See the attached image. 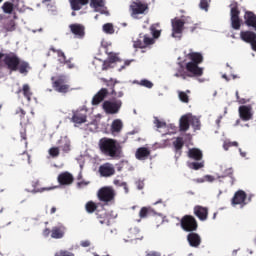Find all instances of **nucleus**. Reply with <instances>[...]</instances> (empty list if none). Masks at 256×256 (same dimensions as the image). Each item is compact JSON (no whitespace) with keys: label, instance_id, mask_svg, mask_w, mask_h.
Masks as SVG:
<instances>
[{"label":"nucleus","instance_id":"1","mask_svg":"<svg viewBox=\"0 0 256 256\" xmlns=\"http://www.w3.org/2000/svg\"><path fill=\"white\" fill-rule=\"evenodd\" d=\"M99 150L105 157H111L112 159H117V157H121V153H123V147L119 143V141L103 137L98 142Z\"/></svg>","mask_w":256,"mask_h":256},{"label":"nucleus","instance_id":"2","mask_svg":"<svg viewBox=\"0 0 256 256\" xmlns=\"http://www.w3.org/2000/svg\"><path fill=\"white\" fill-rule=\"evenodd\" d=\"M3 62L9 71H19L21 75H27L31 69L28 62L21 60L15 53L4 54Z\"/></svg>","mask_w":256,"mask_h":256},{"label":"nucleus","instance_id":"3","mask_svg":"<svg viewBox=\"0 0 256 256\" xmlns=\"http://www.w3.org/2000/svg\"><path fill=\"white\" fill-rule=\"evenodd\" d=\"M117 96H113L111 100H106L102 104V109L107 113V115H117L119 111H121V107H123V101L116 98Z\"/></svg>","mask_w":256,"mask_h":256},{"label":"nucleus","instance_id":"4","mask_svg":"<svg viewBox=\"0 0 256 256\" xmlns=\"http://www.w3.org/2000/svg\"><path fill=\"white\" fill-rule=\"evenodd\" d=\"M115 195V189H113L111 186H104L97 192L98 199L106 205H109V203H113V201H115Z\"/></svg>","mask_w":256,"mask_h":256},{"label":"nucleus","instance_id":"5","mask_svg":"<svg viewBox=\"0 0 256 256\" xmlns=\"http://www.w3.org/2000/svg\"><path fill=\"white\" fill-rule=\"evenodd\" d=\"M180 225L183 231H186L187 233L195 232L199 228L197 219L192 215H184L180 220Z\"/></svg>","mask_w":256,"mask_h":256},{"label":"nucleus","instance_id":"6","mask_svg":"<svg viewBox=\"0 0 256 256\" xmlns=\"http://www.w3.org/2000/svg\"><path fill=\"white\" fill-rule=\"evenodd\" d=\"M230 7L232 29H235V31H239V29H241V18H239L241 11H239V4L234 1L230 4Z\"/></svg>","mask_w":256,"mask_h":256},{"label":"nucleus","instance_id":"7","mask_svg":"<svg viewBox=\"0 0 256 256\" xmlns=\"http://www.w3.org/2000/svg\"><path fill=\"white\" fill-rule=\"evenodd\" d=\"M191 21V18L187 17L185 20L175 18L172 20V37H179L183 34L185 25Z\"/></svg>","mask_w":256,"mask_h":256},{"label":"nucleus","instance_id":"8","mask_svg":"<svg viewBox=\"0 0 256 256\" xmlns=\"http://www.w3.org/2000/svg\"><path fill=\"white\" fill-rule=\"evenodd\" d=\"M151 45H155V39L151 38L147 34H140L139 38H137V40L133 43L134 49H146V47H149Z\"/></svg>","mask_w":256,"mask_h":256},{"label":"nucleus","instance_id":"9","mask_svg":"<svg viewBox=\"0 0 256 256\" xmlns=\"http://www.w3.org/2000/svg\"><path fill=\"white\" fill-rule=\"evenodd\" d=\"M52 87L57 93H69L71 86L67 84V80L65 77L60 76L58 77L53 83Z\"/></svg>","mask_w":256,"mask_h":256},{"label":"nucleus","instance_id":"10","mask_svg":"<svg viewBox=\"0 0 256 256\" xmlns=\"http://www.w3.org/2000/svg\"><path fill=\"white\" fill-rule=\"evenodd\" d=\"M238 113L242 121H251L253 119V106L242 105L238 108Z\"/></svg>","mask_w":256,"mask_h":256},{"label":"nucleus","instance_id":"11","mask_svg":"<svg viewBox=\"0 0 256 256\" xmlns=\"http://www.w3.org/2000/svg\"><path fill=\"white\" fill-rule=\"evenodd\" d=\"M101 81L103 83H105L106 87L111 88L110 95H112V97L121 98V97H123V95H125V93H123V91L117 92L115 90V86L117 85V83H119V81L117 79L110 78L109 80H107V78H101Z\"/></svg>","mask_w":256,"mask_h":256},{"label":"nucleus","instance_id":"12","mask_svg":"<svg viewBox=\"0 0 256 256\" xmlns=\"http://www.w3.org/2000/svg\"><path fill=\"white\" fill-rule=\"evenodd\" d=\"M66 232L67 227H65L63 224H58L57 226L52 227L50 237L52 239H63Z\"/></svg>","mask_w":256,"mask_h":256},{"label":"nucleus","instance_id":"13","mask_svg":"<svg viewBox=\"0 0 256 256\" xmlns=\"http://www.w3.org/2000/svg\"><path fill=\"white\" fill-rule=\"evenodd\" d=\"M247 199V194L243 190H238L235 192L231 203L235 207V205H241V207H245L247 203H245V200Z\"/></svg>","mask_w":256,"mask_h":256},{"label":"nucleus","instance_id":"14","mask_svg":"<svg viewBox=\"0 0 256 256\" xmlns=\"http://www.w3.org/2000/svg\"><path fill=\"white\" fill-rule=\"evenodd\" d=\"M185 69L191 77H201L203 75V68L199 67V64L188 62Z\"/></svg>","mask_w":256,"mask_h":256},{"label":"nucleus","instance_id":"15","mask_svg":"<svg viewBox=\"0 0 256 256\" xmlns=\"http://www.w3.org/2000/svg\"><path fill=\"white\" fill-rule=\"evenodd\" d=\"M98 171L101 177H112V175L115 174V167L113 166V164L107 162L100 165Z\"/></svg>","mask_w":256,"mask_h":256},{"label":"nucleus","instance_id":"16","mask_svg":"<svg viewBox=\"0 0 256 256\" xmlns=\"http://www.w3.org/2000/svg\"><path fill=\"white\" fill-rule=\"evenodd\" d=\"M71 121L72 123H75V125H83V123H87V112L77 110L73 113Z\"/></svg>","mask_w":256,"mask_h":256},{"label":"nucleus","instance_id":"17","mask_svg":"<svg viewBox=\"0 0 256 256\" xmlns=\"http://www.w3.org/2000/svg\"><path fill=\"white\" fill-rule=\"evenodd\" d=\"M130 11H131L132 17H135V15H143V13L147 11V5L141 2H133L130 5Z\"/></svg>","mask_w":256,"mask_h":256},{"label":"nucleus","instance_id":"18","mask_svg":"<svg viewBox=\"0 0 256 256\" xmlns=\"http://www.w3.org/2000/svg\"><path fill=\"white\" fill-rule=\"evenodd\" d=\"M194 215L197 216L200 221H207L209 217V208L197 205L194 207Z\"/></svg>","mask_w":256,"mask_h":256},{"label":"nucleus","instance_id":"19","mask_svg":"<svg viewBox=\"0 0 256 256\" xmlns=\"http://www.w3.org/2000/svg\"><path fill=\"white\" fill-rule=\"evenodd\" d=\"M57 181L60 185H72L75 178L73 177V174L69 172H62L58 175Z\"/></svg>","mask_w":256,"mask_h":256},{"label":"nucleus","instance_id":"20","mask_svg":"<svg viewBox=\"0 0 256 256\" xmlns=\"http://www.w3.org/2000/svg\"><path fill=\"white\" fill-rule=\"evenodd\" d=\"M54 53H56L59 63H67V56L61 49H56L55 47L51 46L46 55L47 57H53Z\"/></svg>","mask_w":256,"mask_h":256},{"label":"nucleus","instance_id":"21","mask_svg":"<svg viewBox=\"0 0 256 256\" xmlns=\"http://www.w3.org/2000/svg\"><path fill=\"white\" fill-rule=\"evenodd\" d=\"M69 29L73 35L83 39L85 37V26L83 24H70Z\"/></svg>","mask_w":256,"mask_h":256},{"label":"nucleus","instance_id":"22","mask_svg":"<svg viewBox=\"0 0 256 256\" xmlns=\"http://www.w3.org/2000/svg\"><path fill=\"white\" fill-rule=\"evenodd\" d=\"M90 7H93L95 11H99L102 15H109V11L105 8V2L103 0H91Z\"/></svg>","mask_w":256,"mask_h":256},{"label":"nucleus","instance_id":"23","mask_svg":"<svg viewBox=\"0 0 256 256\" xmlns=\"http://www.w3.org/2000/svg\"><path fill=\"white\" fill-rule=\"evenodd\" d=\"M151 156V150L147 147H140L135 152V157L138 161H147Z\"/></svg>","mask_w":256,"mask_h":256},{"label":"nucleus","instance_id":"24","mask_svg":"<svg viewBox=\"0 0 256 256\" xmlns=\"http://www.w3.org/2000/svg\"><path fill=\"white\" fill-rule=\"evenodd\" d=\"M244 21H245V25H247V27H251L254 31H256V15H255V13H253L251 11L245 12Z\"/></svg>","mask_w":256,"mask_h":256},{"label":"nucleus","instance_id":"25","mask_svg":"<svg viewBox=\"0 0 256 256\" xmlns=\"http://www.w3.org/2000/svg\"><path fill=\"white\" fill-rule=\"evenodd\" d=\"M109 95V90L107 88H101L96 95L92 98V105H99L102 101H104L105 97Z\"/></svg>","mask_w":256,"mask_h":256},{"label":"nucleus","instance_id":"26","mask_svg":"<svg viewBox=\"0 0 256 256\" xmlns=\"http://www.w3.org/2000/svg\"><path fill=\"white\" fill-rule=\"evenodd\" d=\"M187 241L190 247L197 248L199 245H201V236L195 232H190L187 235Z\"/></svg>","mask_w":256,"mask_h":256},{"label":"nucleus","instance_id":"27","mask_svg":"<svg viewBox=\"0 0 256 256\" xmlns=\"http://www.w3.org/2000/svg\"><path fill=\"white\" fill-rule=\"evenodd\" d=\"M123 131V121L121 119H115L113 120L111 127H110V132L111 134L115 137L119 135Z\"/></svg>","mask_w":256,"mask_h":256},{"label":"nucleus","instance_id":"28","mask_svg":"<svg viewBox=\"0 0 256 256\" xmlns=\"http://www.w3.org/2000/svg\"><path fill=\"white\" fill-rule=\"evenodd\" d=\"M73 11H81L85 5L89 4V0H69Z\"/></svg>","mask_w":256,"mask_h":256},{"label":"nucleus","instance_id":"29","mask_svg":"<svg viewBox=\"0 0 256 256\" xmlns=\"http://www.w3.org/2000/svg\"><path fill=\"white\" fill-rule=\"evenodd\" d=\"M240 38L245 43H250L251 44L256 39V33L253 32V31H242V32H240Z\"/></svg>","mask_w":256,"mask_h":256},{"label":"nucleus","instance_id":"30","mask_svg":"<svg viewBox=\"0 0 256 256\" xmlns=\"http://www.w3.org/2000/svg\"><path fill=\"white\" fill-rule=\"evenodd\" d=\"M187 57L190 63H194V65H201L203 63V54L199 52H190Z\"/></svg>","mask_w":256,"mask_h":256},{"label":"nucleus","instance_id":"31","mask_svg":"<svg viewBox=\"0 0 256 256\" xmlns=\"http://www.w3.org/2000/svg\"><path fill=\"white\" fill-rule=\"evenodd\" d=\"M188 157L194 161H201L203 159V152L199 148H191L188 150Z\"/></svg>","mask_w":256,"mask_h":256},{"label":"nucleus","instance_id":"32","mask_svg":"<svg viewBox=\"0 0 256 256\" xmlns=\"http://www.w3.org/2000/svg\"><path fill=\"white\" fill-rule=\"evenodd\" d=\"M189 127H191L189 117L187 115L182 116L179 121V131L185 133V131H189Z\"/></svg>","mask_w":256,"mask_h":256},{"label":"nucleus","instance_id":"33","mask_svg":"<svg viewBox=\"0 0 256 256\" xmlns=\"http://www.w3.org/2000/svg\"><path fill=\"white\" fill-rule=\"evenodd\" d=\"M225 177H229L230 178L231 185L235 184V177H233V168L225 169L223 174L218 176V179H219L220 183L223 182V179H225Z\"/></svg>","mask_w":256,"mask_h":256},{"label":"nucleus","instance_id":"34","mask_svg":"<svg viewBox=\"0 0 256 256\" xmlns=\"http://www.w3.org/2000/svg\"><path fill=\"white\" fill-rule=\"evenodd\" d=\"M96 218L101 225L109 224V217L107 216V212H105V210L96 211Z\"/></svg>","mask_w":256,"mask_h":256},{"label":"nucleus","instance_id":"35","mask_svg":"<svg viewBox=\"0 0 256 256\" xmlns=\"http://www.w3.org/2000/svg\"><path fill=\"white\" fill-rule=\"evenodd\" d=\"M185 146V141L183 137H177L176 140L173 142V147L175 149V153H178L181 156V149Z\"/></svg>","mask_w":256,"mask_h":256},{"label":"nucleus","instance_id":"36","mask_svg":"<svg viewBox=\"0 0 256 256\" xmlns=\"http://www.w3.org/2000/svg\"><path fill=\"white\" fill-rule=\"evenodd\" d=\"M98 204L93 202V201H88L86 204H85V211L87 213H89L90 215H92V213H95V215L97 214V211L98 210Z\"/></svg>","mask_w":256,"mask_h":256},{"label":"nucleus","instance_id":"37","mask_svg":"<svg viewBox=\"0 0 256 256\" xmlns=\"http://www.w3.org/2000/svg\"><path fill=\"white\" fill-rule=\"evenodd\" d=\"M21 91L27 101H31V97H33V92H31V87H29V84H24L22 86V90H19L18 93H21Z\"/></svg>","mask_w":256,"mask_h":256},{"label":"nucleus","instance_id":"38","mask_svg":"<svg viewBox=\"0 0 256 256\" xmlns=\"http://www.w3.org/2000/svg\"><path fill=\"white\" fill-rule=\"evenodd\" d=\"M3 13H6L7 15H11L13 11L15 10V4L13 2H4L2 5Z\"/></svg>","mask_w":256,"mask_h":256},{"label":"nucleus","instance_id":"39","mask_svg":"<svg viewBox=\"0 0 256 256\" xmlns=\"http://www.w3.org/2000/svg\"><path fill=\"white\" fill-rule=\"evenodd\" d=\"M150 31L154 39H159V37H161V29H159V24H153L150 27Z\"/></svg>","mask_w":256,"mask_h":256},{"label":"nucleus","instance_id":"40","mask_svg":"<svg viewBox=\"0 0 256 256\" xmlns=\"http://www.w3.org/2000/svg\"><path fill=\"white\" fill-rule=\"evenodd\" d=\"M108 57L106 60L110 61V63H121V58H119L117 53L114 52H108L107 53Z\"/></svg>","mask_w":256,"mask_h":256},{"label":"nucleus","instance_id":"41","mask_svg":"<svg viewBox=\"0 0 256 256\" xmlns=\"http://www.w3.org/2000/svg\"><path fill=\"white\" fill-rule=\"evenodd\" d=\"M190 125L193 127L194 131H199V129H201V120L194 116L190 119Z\"/></svg>","mask_w":256,"mask_h":256},{"label":"nucleus","instance_id":"42","mask_svg":"<svg viewBox=\"0 0 256 256\" xmlns=\"http://www.w3.org/2000/svg\"><path fill=\"white\" fill-rule=\"evenodd\" d=\"M135 83H137V85H140L141 87H146V89H153V82L147 79L135 81Z\"/></svg>","mask_w":256,"mask_h":256},{"label":"nucleus","instance_id":"43","mask_svg":"<svg viewBox=\"0 0 256 256\" xmlns=\"http://www.w3.org/2000/svg\"><path fill=\"white\" fill-rule=\"evenodd\" d=\"M103 31L107 35H113V33H115V28L113 27V24L106 23L103 25Z\"/></svg>","mask_w":256,"mask_h":256},{"label":"nucleus","instance_id":"44","mask_svg":"<svg viewBox=\"0 0 256 256\" xmlns=\"http://www.w3.org/2000/svg\"><path fill=\"white\" fill-rule=\"evenodd\" d=\"M190 169H194V171H199V169H203L205 167V162H192L188 164Z\"/></svg>","mask_w":256,"mask_h":256},{"label":"nucleus","instance_id":"45","mask_svg":"<svg viewBox=\"0 0 256 256\" xmlns=\"http://www.w3.org/2000/svg\"><path fill=\"white\" fill-rule=\"evenodd\" d=\"M150 213H151V208L142 207L139 212V217L140 219H145V217H147V215H149Z\"/></svg>","mask_w":256,"mask_h":256},{"label":"nucleus","instance_id":"46","mask_svg":"<svg viewBox=\"0 0 256 256\" xmlns=\"http://www.w3.org/2000/svg\"><path fill=\"white\" fill-rule=\"evenodd\" d=\"M63 153H69L71 151V142L69 140H64V144L60 146Z\"/></svg>","mask_w":256,"mask_h":256},{"label":"nucleus","instance_id":"47","mask_svg":"<svg viewBox=\"0 0 256 256\" xmlns=\"http://www.w3.org/2000/svg\"><path fill=\"white\" fill-rule=\"evenodd\" d=\"M230 147H239V143L236 142V141H234V142H231V141L224 142L223 148H224L225 151H229Z\"/></svg>","mask_w":256,"mask_h":256},{"label":"nucleus","instance_id":"48","mask_svg":"<svg viewBox=\"0 0 256 256\" xmlns=\"http://www.w3.org/2000/svg\"><path fill=\"white\" fill-rule=\"evenodd\" d=\"M4 28L6 29V31H15V20H10L8 23L5 24Z\"/></svg>","mask_w":256,"mask_h":256},{"label":"nucleus","instance_id":"49","mask_svg":"<svg viewBox=\"0 0 256 256\" xmlns=\"http://www.w3.org/2000/svg\"><path fill=\"white\" fill-rule=\"evenodd\" d=\"M113 67V63L106 59L103 61L102 71H108V69H113Z\"/></svg>","mask_w":256,"mask_h":256},{"label":"nucleus","instance_id":"50","mask_svg":"<svg viewBox=\"0 0 256 256\" xmlns=\"http://www.w3.org/2000/svg\"><path fill=\"white\" fill-rule=\"evenodd\" d=\"M50 157H59V147H52L48 151Z\"/></svg>","mask_w":256,"mask_h":256},{"label":"nucleus","instance_id":"51","mask_svg":"<svg viewBox=\"0 0 256 256\" xmlns=\"http://www.w3.org/2000/svg\"><path fill=\"white\" fill-rule=\"evenodd\" d=\"M179 99L182 101V103H189V96L183 91L179 92Z\"/></svg>","mask_w":256,"mask_h":256},{"label":"nucleus","instance_id":"52","mask_svg":"<svg viewBox=\"0 0 256 256\" xmlns=\"http://www.w3.org/2000/svg\"><path fill=\"white\" fill-rule=\"evenodd\" d=\"M54 256H75V254H73L72 252H69L67 250H60V251L56 252Z\"/></svg>","mask_w":256,"mask_h":256},{"label":"nucleus","instance_id":"53","mask_svg":"<svg viewBox=\"0 0 256 256\" xmlns=\"http://www.w3.org/2000/svg\"><path fill=\"white\" fill-rule=\"evenodd\" d=\"M199 7H200V9H203L204 11H209V1L200 0Z\"/></svg>","mask_w":256,"mask_h":256},{"label":"nucleus","instance_id":"54","mask_svg":"<svg viewBox=\"0 0 256 256\" xmlns=\"http://www.w3.org/2000/svg\"><path fill=\"white\" fill-rule=\"evenodd\" d=\"M154 123H155L157 129H162V127H167V123L162 122V121L159 120L158 118H155Z\"/></svg>","mask_w":256,"mask_h":256},{"label":"nucleus","instance_id":"55","mask_svg":"<svg viewBox=\"0 0 256 256\" xmlns=\"http://www.w3.org/2000/svg\"><path fill=\"white\" fill-rule=\"evenodd\" d=\"M131 63H133V60H125L124 64L122 66H120V68H118V71L121 72V71L127 69V67H129V65H131Z\"/></svg>","mask_w":256,"mask_h":256},{"label":"nucleus","instance_id":"56","mask_svg":"<svg viewBox=\"0 0 256 256\" xmlns=\"http://www.w3.org/2000/svg\"><path fill=\"white\" fill-rule=\"evenodd\" d=\"M16 115H19L20 119H23L25 115H27V112H25V110H23L22 108H18L16 110Z\"/></svg>","mask_w":256,"mask_h":256},{"label":"nucleus","instance_id":"57","mask_svg":"<svg viewBox=\"0 0 256 256\" xmlns=\"http://www.w3.org/2000/svg\"><path fill=\"white\" fill-rule=\"evenodd\" d=\"M204 181H208L209 183H213V181H215V177H213L212 175H206V176H204Z\"/></svg>","mask_w":256,"mask_h":256},{"label":"nucleus","instance_id":"58","mask_svg":"<svg viewBox=\"0 0 256 256\" xmlns=\"http://www.w3.org/2000/svg\"><path fill=\"white\" fill-rule=\"evenodd\" d=\"M61 65H67V66L69 67V69H73V67H75V66L73 65V63H71V60H70V59H69V60L66 59V62H62Z\"/></svg>","mask_w":256,"mask_h":256},{"label":"nucleus","instance_id":"59","mask_svg":"<svg viewBox=\"0 0 256 256\" xmlns=\"http://www.w3.org/2000/svg\"><path fill=\"white\" fill-rule=\"evenodd\" d=\"M180 77H181V79H187V77H191L190 76V74H189V72L188 71H186V72H180Z\"/></svg>","mask_w":256,"mask_h":256},{"label":"nucleus","instance_id":"60","mask_svg":"<svg viewBox=\"0 0 256 256\" xmlns=\"http://www.w3.org/2000/svg\"><path fill=\"white\" fill-rule=\"evenodd\" d=\"M81 247H90L91 242L89 240H84L80 243Z\"/></svg>","mask_w":256,"mask_h":256},{"label":"nucleus","instance_id":"61","mask_svg":"<svg viewBox=\"0 0 256 256\" xmlns=\"http://www.w3.org/2000/svg\"><path fill=\"white\" fill-rule=\"evenodd\" d=\"M43 235L44 237H49V235H51V230L49 228H45L43 230Z\"/></svg>","mask_w":256,"mask_h":256},{"label":"nucleus","instance_id":"62","mask_svg":"<svg viewBox=\"0 0 256 256\" xmlns=\"http://www.w3.org/2000/svg\"><path fill=\"white\" fill-rule=\"evenodd\" d=\"M239 105H245V103H249V99L240 98L238 100Z\"/></svg>","mask_w":256,"mask_h":256},{"label":"nucleus","instance_id":"63","mask_svg":"<svg viewBox=\"0 0 256 256\" xmlns=\"http://www.w3.org/2000/svg\"><path fill=\"white\" fill-rule=\"evenodd\" d=\"M21 138L22 139H27V131L25 129H22V131L20 132Z\"/></svg>","mask_w":256,"mask_h":256},{"label":"nucleus","instance_id":"64","mask_svg":"<svg viewBox=\"0 0 256 256\" xmlns=\"http://www.w3.org/2000/svg\"><path fill=\"white\" fill-rule=\"evenodd\" d=\"M250 45H251L253 51H256V39L252 43H250Z\"/></svg>","mask_w":256,"mask_h":256}]
</instances>
